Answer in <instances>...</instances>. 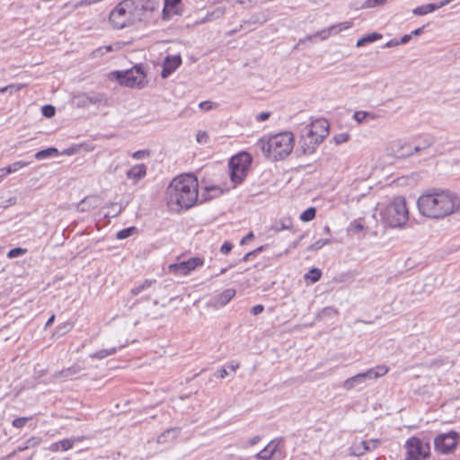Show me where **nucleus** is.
<instances>
[{"label":"nucleus","instance_id":"nucleus-1","mask_svg":"<svg viewBox=\"0 0 460 460\" xmlns=\"http://www.w3.org/2000/svg\"><path fill=\"white\" fill-rule=\"evenodd\" d=\"M417 206L423 217L441 219L460 209V197L449 190L424 193L419 197Z\"/></svg>","mask_w":460,"mask_h":460},{"label":"nucleus","instance_id":"nucleus-2","mask_svg":"<svg viewBox=\"0 0 460 460\" xmlns=\"http://www.w3.org/2000/svg\"><path fill=\"white\" fill-rule=\"evenodd\" d=\"M157 7L155 0H123L111 12L109 21L113 29L121 30L141 22L146 13Z\"/></svg>","mask_w":460,"mask_h":460},{"label":"nucleus","instance_id":"nucleus-3","mask_svg":"<svg viewBox=\"0 0 460 460\" xmlns=\"http://www.w3.org/2000/svg\"><path fill=\"white\" fill-rule=\"evenodd\" d=\"M198 180L191 174L174 178L166 190L168 205H176L184 209L190 208L198 200Z\"/></svg>","mask_w":460,"mask_h":460},{"label":"nucleus","instance_id":"nucleus-4","mask_svg":"<svg viewBox=\"0 0 460 460\" xmlns=\"http://www.w3.org/2000/svg\"><path fill=\"white\" fill-rule=\"evenodd\" d=\"M256 145L267 157L273 160H281L292 152L294 136L291 132L286 131L272 136L268 140L261 138Z\"/></svg>","mask_w":460,"mask_h":460},{"label":"nucleus","instance_id":"nucleus-5","mask_svg":"<svg viewBox=\"0 0 460 460\" xmlns=\"http://www.w3.org/2000/svg\"><path fill=\"white\" fill-rule=\"evenodd\" d=\"M384 224L392 228H402L409 220V210L403 197L394 198L381 211Z\"/></svg>","mask_w":460,"mask_h":460},{"label":"nucleus","instance_id":"nucleus-6","mask_svg":"<svg viewBox=\"0 0 460 460\" xmlns=\"http://www.w3.org/2000/svg\"><path fill=\"white\" fill-rule=\"evenodd\" d=\"M111 79H115L118 83L126 87H142L146 79L142 65H136L132 68L123 71H113L110 74Z\"/></svg>","mask_w":460,"mask_h":460},{"label":"nucleus","instance_id":"nucleus-7","mask_svg":"<svg viewBox=\"0 0 460 460\" xmlns=\"http://www.w3.org/2000/svg\"><path fill=\"white\" fill-rule=\"evenodd\" d=\"M251 162V156L246 153L240 154L230 159L229 175L234 186L244 180Z\"/></svg>","mask_w":460,"mask_h":460},{"label":"nucleus","instance_id":"nucleus-8","mask_svg":"<svg viewBox=\"0 0 460 460\" xmlns=\"http://www.w3.org/2000/svg\"><path fill=\"white\" fill-rule=\"evenodd\" d=\"M283 458L284 452L282 439L271 440L256 456V460H283Z\"/></svg>","mask_w":460,"mask_h":460},{"label":"nucleus","instance_id":"nucleus-9","mask_svg":"<svg viewBox=\"0 0 460 460\" xmlns=\"http://www.w3.org/2000/svg\"><path fill=\"white\" fill-rule=\"evenodd\" d=\"M457 438L455 431L440 434L434 440L435 449L441 454H450L456 448Z\"/></svg>","mask_w":460,"mask_h":460},{"label":"nucleus","instance_id":"nucleus-10","mask_svg":"<svg viewBox=\"0 0 460 460\" xmlns=\"http://www.w3.org/2000/svg\"><path fill=\"white\" fill-rule=\"evenodd\" d=\"M204 263L203 259L199 257H192L187 261H182L177 263L169 265V272L176 276H186L190 271L198 267L202 266Z\"/></svg>","mask_w":460,"mask_h":460},{"label":"nucleus","instance_id":"nucleus-11","mask_svg":"<svg viewBox=\"0 0 460 460\" xmlns=\"http://www.w3.org/2000/svg\"><path fill=\"white\" fill-rule=\"evenodd\" d=\"M304 129L307 130L309 135H314L319 137L320 140H324L329 134V123L325 119H316Z\"/></svg>","mask_w":460,"mask_h":460},{"label":"nucleus","instance_id":"nucleus-12","mask_svg":"<svg viewBox=\"0 0 460 460\" xmlns=\"http://www.w3.org/2000/svg\"><path fill=\"white\" fill-rule=\"evenodd\" d=\"M323 140H320L319 137H314V135H309L307 130L303 131L302 135V144L301 149L303 154L311 155L313 154L317 146L322 143Z\"/></svg>","mask_w":460,"mask_h":460},{"label":"nucleus","instance_id":"nucleus-13","mask_svg":"<svg viewBox=\"0 0 460 460\" xmlns=\"http://www.w3.org/2000/svg\"><path fill=\"white\" fill-rule=\"evenodd\" d=\"M408 460H418L420 456H424L423 444L417 438H411L407 440Z\"/></svg>","mask_w":460,"mask_h":460},{"label":"nucleus","instance_id":"nucleus-14","mask_svg":"<svg viewBox=\"0 0 460 460\" xmlns=\"http://www.w3.org/2000/svg\"><path fill=\"white\" fill-rule=\"evenodd\" d=\"M181 65V56H168L164 58L163 64V69L161 76L167 78L172 73H173Z\"/></svg>","mask_w":460,"mask_h":460},{"label":"nucleus","instance_id":"nucleus-15","mask_svg":"<svg viewBox=\"0 0 460 460\" xmlns=\"http://www.w3.org/2000/svg\"><path fill=\"white\" fill-rule=\"evenodd\" d=\"M452 0H443V1H440L438 4H428L418 6L413 10V13L416 15H425V14H428L429 13H432V12L438 10L440 7L447 5Z\"/></svg>","mask_w":460,"mask_h":460},{"label":"nucleus","instance_id":"nucleus-16","mask_svg":"<svg viewBox=\"0 0 460 460\" xmlns=\"http://www.w3.org/2000/svg\"><path fill=\"white\" fill-rule=\"evenodd\" d=\"M367 379H368V375L367 372L366 371L363 373L357 374L354 376L346 379L342 386L345 390L349 391L353 389L355 386L364 383Z\"/></svg>","mask_w":460,"mask_h":460},{"label":"nucleus","instance_id":"nucleus-17","mask_svg":"<svg viewBox=\"0 0 460 460\" xmlns=\"http://www.w3.org/2000/svg\"><path fill=\"white\" fill-rule=\"evenodd\" d=\"M126 175L137 182L146 175V166L144 164H136L127 172Z\"/></svg>","mask_w":460,"mask_h":460},{"label":"nucleus","instance_id":"nucleus-18","mask_svg":"<svg viewBox=\"0 0 460 460\" xmlns=\"http://www.w3.org/2000/svg\"><path fill=\"white\" fill-rule=\"evenodd\" d=\"M351 25H352V23L350 22H341V23H339V24H336V25H332L328 30H323V31H320L319 32V36L323 40H325L331 34H337V33H339L340 31H341L343 30H347L349 28H350Z\"/></svg>","mask_w":460,"mask_h":460},{"label":"nucleus","instance_id":"nucleus-19","mask_svg":"<svg viewBox=\"0 0 460 460\" xmlns=\"http://www.w3.org/2000/svg\"><path fill=\"white\" fill-rule=\"evenodd\" d=\"M98 206L97 197H86L77 204V210L80 212L89 211Z\"/></svg>","mask_w":460,"mask_h":460},{"label":"nucleus","instance_id":"nucleus-20","mask_svg":"<svg viewBox=\"0 0 460 460\" xmlns=\"http://www.w3.org/2000/svg\"><path fill=\"white\" fill-rule=\"evenodd\" d=\"M83 368L78 365H73L66 369L55 372L53 375L55 378H69L76 374H79Z\"/></svg>","mask_w":460,"mask_h":460},{"label":"nucleus","instance_id":"nucleus-21","mask_svg":"<svg viewBox=\"0 0 460 460\" xmlns=\"http://www.w3.org/2000/svg\"><path fill=\"white\" fill-rule=\"evenodd\" d=\"M235 296V290L233 288H228L221 292L216 297L217 305L220 306L226 305L234 296Z\"/></svg>","mask_w":460,"mask_h":460},{"label":"nucleus","instance_id":"nucleus-22","mask_svg":"<svg viewBox=\"0 0 460 460\" xmlns=\"http://www.w3.org/2000/svg\"><path fill=\"white\" fill-rule=\"evenodd\" d=\"M179 433H180L179 428L169 429L158 436L157 443H159V444L166 443L169 440V438H176L179 435Z\"/></svg>","mask_w":460,"mask_h":460},{"label":"nucleus","instance_id":"nucleus-23","mask_svg":"<svg viewBox=\"0 0 460 460\" xmlns=\"http://www.w3.org/2000/svg\"><path fill=\"white\" fill-rule=\"evenodd\" d=\"M388 370H389L388 367H386L385 365L377 366L376 367L370 368L367 371V375H368V379H374V378L383 376L388 372Z\"/></svg>","mask_w":460,"mask_h":460},{"label":"nucleus","instance_id":"nucleus-24","mask_svg":"<svg viewBox=\"0 0 460 460\" xmlns=\"http://www.w3.org/2000/svg\"><path fill=\"white\" fill-rule=\"evenodd\" d=\"M40 443V438L38 437H31L27 439L22 445L17 447L16 451L22 452L28 448L36 447Z\"/></svg>","mask_w":460,"mask_h":460},{"label":"nucleus","instance_id":"nucleus-25","mask_svg":"<svg viewBox=\"0 0 460 460\" xmlns=\"http://www.w3.org/2000/svg\"><path fill=\"white\" fill-rule=\"evenodd\" d=\"M381 38H382V35L377 32H373V33L365 35L364 37L360 38L357 41V47H361L367 43L374 42Z\"/></svg>","mask_w":460,"mask_h":460},{"label":"nucleus","instance_id":"nucleus-26","mask_svg":"<svg viewBox=\"0 0 460 460\" xmlns=\"http://www.w3.org/2000/svg\"><path fill=\"white\" fill-rule=\"evenodd\" d=\"M58 155V151L57 148L49 147V148H46V149L37 152L34 156L37 160H42V159L50 157L52 155Z\"/></svg>","mask_w":460,"mask_h":460},{"label":"nucleus","instance_id":"nucleus-27","mask_svg":"<svg viewBox=\"0 0 460 460\" xmlns=\"http://www.w3.org/2000/svg\"><path fill=\"white\" fill-rule=\"evenodd\" d=\"M118 351V348L103 349L90 355L93 358L102 359L108 356L113 355Z\"/></svg>","mask_w":460,"mask_h":460},{"label":"nucleus","instance_id":"nucleus-28","mask_svg":"<svg viewBox=\"0 0 460 460\" xmlns=\"http://www.w3.org/2000/svg\"><path fill=\"white\" fill-rule=\"evenodd\" d=\"M155 282L154 279H146L142 284L133 288L130 291L132 296H137L146 288H150L153 283Z\"/></svg>","mask_w":460,"mask_h":460},{"label":"nucleus","instance_id":"nucleus-29","mask_svg":"<svg viewBox=\"0 0 460 460\" xmlns=\"http://www.w3.org/2000/svg\"><path fill=\"white\" fill-rule=\"evenodd\" d=\"M83 438L78 437L75 438H65L59 441L60 448L62 451H66L71 449L75 444V442L82 441Z\"/></svg>","mask_w":460,"mask_h":460},{"label":"nucleus","instance_id":"nucleus-30","mask_svg":"<svg viewBox=\"0 0 460 460\" xmlns=\"http://www.w3.org/2000/svg\"><path fill=\"white\" fill-rule=\"evenodd\" d=\"M351 453L354 456H364L367 453V449L365 447V441H361L359 443H355L350 447Z\"/></svg>","mask_w":460,"mask_h":460},{"label":"nucleus","instance_id":"nucleus-31","mask_svg":"<svg viewBox=\"0 0 460 460\" xmlns=\"http://www.w3.org/2000/svg\"><path fill=\"white\" fill-rule=\"evenodd\" d=\"M292 226V222L290 219H284L279 222H275L272 226V229L275 232H279L284 229H289Z\"/></svg>","mask_w":460,"mask_h":460},{"label":"nucleus","instance_id":"nucleus-32","mask_svg":"<svg viewBox=\"0 0 460 460\" xmlns=\"http://www.w3.org/2000/svg\"><path fill=\"white\" fill-rule=\"evenodd\" d=\"M322 277V271L317 269L314 268L310 270L305 276L306 279H310L312 283L317 282Z\"/></svg>","mask_w":460,"mask_h":460},{"label":"nucleus","instance_id":"nucleus-33","mask_svg":"<svg viewBox=\"0 0 460 460\" xmlns=\"http://www.w3.org/2000/svg\"><path fill=\"white\" fill-rule=\"evenodd\" d=\"M114 49H119V43H116L114 45H107V46H104V47H101V48L97 49L93 52V54H94L95 57L102 56L105 53H108L110 51H113Z\"/></svg>","mask_w":460,"mask_h":460},{"label":"nucleus","instance_id":"nucleus-34","mask_svg":"<svg viewBox=\"0 0 460 460\" xmlns=\"http://www.w3.org/2000/svg\"><path fill=\"white\" fill-rule=\"evenodd\" d=\"M316 209L314 208H309L305 209L301 215L300 219L304 222H309L315 217Z\"/></svg>","mask_w":460,"mask_h":460},{"label":"nucleus","instance_id":"nucleus-35","mask_svg":"<svg viewBox=\"0 0 460 460\" xmlns=\"http://www.w3.org/2000/svg\"><path fill=\"white\" fill-rule=\"evenodd\" d=\"M136 230L137 228L134 226L124 228L117 233L116 237L119 240L126 239L131 236Z\"/></svg>","mask_w":460,"mask_h":460},{"label":"nucleus","instance_id":"nucleus-36","mask_svg":"<svg viewBox=\"0 0 460 460\" xmlns=\"http://www.w3.org/2000/svg\"><path fill=\"white\" fill-rule=\"evenodd\" d=\"M331 243H332V239H330V238L320 239V240H317L316 242H314L310 246H308L307 250L308 251H317V250L321 249L322 247H323L324 245L329 244Z\"/></svg>","mask_w":460,"mask_h":460},{"label":"nucleus","instance_id":"nucleus-37","mask_svg":"<svg viewBox=\"0 0 460 460\" xmlns=\"http://www.w3.org/2000/svg\"><path fill=\"white\" fill-rule=\"evenodd\" d=\"M31 162H25V161H17L8 166L7 172H10V173L15 172L19 171L22 168H24L31 164Z\"/></svg>","mask_w":460,"mask_h":460},{"label":"nucleus","instance_id":"nucleus-38","mask_svg":"<svg viewBox=\"0 0 460 460\" xmlns=\"http://www.w3.org/2000/svg\"><path fill=\"white\" fill-rule=\"evenodd\" d=\"M434 142V139L433 137H425L424 139H423V142H422V145H417L413 147V150L415 153H418L421 150H424L426 148H428L429 146H430Z\"/></svg>","mask_w":460,"mask_h":460},{"label":"nucleus","instance_id":"nucleus-39","mask_svg":"<svg viewBox=\"0 0 460 460\" xmlns=\"http://www.w3.org/2000/svg\"><path fill=\"white\" fill-rule=\"evenodd\" d=\"M367 453L376 449L381 445V440L378 438H373L369 440H364Z\"/></svg>","mask_w":460,"mask_h":460},{"label":"nucleus","instance_id":"nucleus-40","mask_svg":"<svg viewBox=\"0 0 460 460\" xmlns=\"http://www.w3.org/2000/svg\"><path fill=\"white\" fill-rule=\"evenodd\" d=\"M26 253V249H23V248H21V247H16V248H13V249H11L8 253H7V257L9 259H13V258H17V257H20L23 254Z\"/></svg>","mask_w":460,"mask_h":460},{"label":"nucleus","instance_id":"nucleus-41","mask_svg":"<svg viewBox=\"0 0 460 460\" xmlns=\"http://www.w3.org/2000/svg\"><path fill=\"white\" fill-rule=\"evenodd\" d=\"M41 111L46 118H52L56 113V109L54 106L47 104L41 108Z\"/></svg>","mask_w":460,"mask_h":460},{"label":"nucleus","instance_id":"nucleus-42","mask_svg":"<svg viewBox=\"0 0 460 460\" xmlns=\"http://www.w3.org/2000/svg\"><path fill=\"white\" fill-rule=\"evenodd\" d=\"M72 329V325L69 323H64L57 327V334L62 336L68 332Z\"/></svg>","mask_w":460,"mask_h":460},{"label":"nucleus","instance_id":"nucleus-43","mask_svg":"<svg viewBox=\"0 0 460 460\" xmlns=\"http://www.w3.org/2000/svg\"><path fill=\"white\" fill-rule=\"evenodd\" d=\"M349 133H341V134L336 135L333 137V140H334L335 144L340 145V144L347 142L349 140Z\"/></svg>","mask_w":460,"mask_h":460},{"label":"nucleus","instance_id":"nucleus-44","mask_svg":"<svg viewBox=\"0 0 460 460\" xmlns=\"http://www.w3.org/2000/svg\"><path fill=\"white\" fill-rule=\"evenodd\" d=\"M31 418H28V417H20V418H16L13 420V426L15 427V428H22L25 426V424L27 423V421L30 420Z\"/></svg>","mask_w":460,"mask_h":460},{"label":"nucleus","instance_id":"nucleus-45","mask_svg":"<svg viewBox=\"0 0 460 460\" xmlns=\"http://www.w3.org/2000/svg\"><path fill=\"white\" fill-rule=\"evenodd\" d=\"M233 247H234L233 243L226 241L222 244V246L220 248V252L223 254H227L232 251Z\"/></svg>","mask_w":460,"mask_h":460},{"label":"nucleus","instance_id":"nucleus-46","mask_svg":"<svg viewBox=\"0 0 460 460\" xmlns=\"http://www.w3.org/2000/svg\"><path fill=\"white\" fill-rule=\"evenodd\" d=\"M369 115V113L366 111H356L353 115V118L359 123L363 122L364 119Z\"/></svg>","mask_w":460,"mask_h":460},{"label":"nucleus","instance_id":"nucleus-47","mask_svg":"<svg viewBox=\"0 0 460 460\" xmlns=\"http://www.w3.org/2000/svg\"><path fill=\"white\" fill-rule=\"evenodd\" d=\"M148 155H149L148 150H138L132 154V157L137 160L143 159L145 156H148Z\"/></svg>","mask_w":460,"mask_h":460},{"label":"nucleus","instance_id":"nucleus-48","mask_svg":"<svg viewBox=\"0 0 460 460\" xmlns=\"http://www.w3.org/2000/svg\"><path fill=\"white\" fill-rule=\"evenodd\" d=\"M196 139L199 143H207L208 135L205 131H199L196 135Z\"/></svg>","mask_w":460,"mask_h":460},{"label":"nucleus","instance_id":"nucleus-49","mask_svg":"<svg viewBox=\"0 0 460 460\" xmlns=\"http://www.w3.org/2000/svg\"><path fill=\"white\" fill-rule=\"evenodd\" d=\"M181 0H164V7L163 9V13H166L167 7H175L178 4H180Z\"/></svg>","mask_w":460,"mask_h":460},{"label":"nucleus","instance_id":"nucleus-50","mask_svg":"<svg viewBox=\"0 0 460 460\" xmlns=\"http://www.w3.org/2000/svg\"><path fill=\"white\" fill-rule=\"evenodd\" d=\"M86 100L90 103L96 104L102 102L103 101V97L100 94L94 96H86Z\"/></svg>","mask_w":460,"mask_h":460},{"label":"nucleus","instance_id":"nucleus-51","mask_svg":"<svg viewBox=\"0 0 460 460\" xmlns=\"http://www.w3.org/2000/svg\"><path fill=\"white\" fill-rule=\"evenodd\" d=\"M270 114L271 113L270 111L261 112V113L256 115L255 119L258 122L265 121V120H267L270 117Z\"/></svg>","mask_w":460,"mask_h":460},{"label":"nucleus","instance_id":"nucleus-52","mask_svg":"<svg viewBox=\"0 0 460 460\" xmlns=\"http://www.w3.org/2000/svg\"><path fill=\"white\" fill-rule=\"evenodd\" d=\"M385 0H367L366 6L367 7H375L384 4Z\"/></svg>","mask_w":460,"mask_h":460},{"label":"nucleus","instance_id":"nucleus-53","mask_svg":"<svg viewBox=\"0 0 460 460\" xmlns=\"http://www.w3.org/2000/svg\"><path fill=\"white\" fill-rule=\"evenodd\" d=\"M206 190H207L208 192H210V191H215V192H216L214 195H211V196L209 197L210 199H212V198H214V197H216V196H217V195H219V194H221V193H222V190H221L219 188L216 187V186H209V187H207V188H206Z\"/></svg>","mask_w":460,"mask_h":460},{"label":"nucleus","instance_id":"nucleus-54","mask_svg":"<svg viewBox=\"0 0 460 460\" xmlns=\"http://www.w3.org/2000/svg\"><path fill=\"white\" fill-rule=\"evenodd\" d=\"M264 310V306L262 305H256L251 309V313L254 315H258L262 313Z\"/></svg>","mask_w":460,"mask_h":460},{"label":"nucleus","instance_id":"nucleus-55","mask_svg":"<svg viewBox=\"0 0 460 460\" xmlns=\"http://www.w3.org/2000/svg\"><path fill=\"white\" fill-rule=\"evenodd\" d=\"M228 375L226 368L222 367L215 373V376L217 378H225Z\"/></svg>","mask_w":460,"mask_h":460},{"label":"nucleus","instance_id":"nucleus-56","mask_svg":"<svg viewBox=\"0 0 460 460\" xmlns=\"http://www.w3.org/2000/svg\"><path fill=\"white\" fill-rule=\"evenodd\" d=\"M212 105H213V103L211 102L205 101V102H201L199 106L202 110L209 111L210 109H212Z\"/></svg>","mask_w":460,"mask_h":460},{"label":"nucleus","instance_id":"nucleus-57","mask_svg":"<svg viewBox=\"0 0 460 460\" xmlns=\"http://www.w3.org/2000/svg\"><path fill=\"white\" fill-rule=\"evenodd\" d=\"M9 89L18 91L21 89V86L15 85V84H10V85L4 86L3 88H0V93H5Z\"/></svg>","mask_w":460,"mask_h":460},{"label":"nucleus","instance_id":"nucleus-58","mask_svg":"<svg viewBox=\"0 0 460 460\" xmlns=\"http://www.w3.org/2000/svg\"><path fill=\"white\" fill-rule=\"evenodd\" d=\"M254 238V234L252 232H249L240 242L241 245L245 244L247 242Z\"/></svg>","mask_w":460,"mask_h":460},{"label":"nucleus","instance_id":"nucleus-59","mask_svg":"<svg viewBox=\"0 0 460 460\" xmlns=\"http://www.w3.org/2000/svg\"><path fill=\"white\" fill-rule=\"evenodd\" d=\"M401 45L400 44V41L396 39H393L391 40H389L386 44H385V47L387 48H392V47H396V46H399Z\"/></svg>","mask_w":460,"mask_h":460},{"label":"nucleus","instance_id":"nucleus-60","mask_svg":"<svg viewBox=\"0 0 460 460\" xmlns=\"http://www.w3.org/2000/svg\"><path fill=\"white\" fill-rule=\"evenodd\" d=\"M411 39V34H405L403 35L400 40V44H406L408 43Z\"/></svg>","mask_w":460,"mask_h":460},{"label":"nucleus","instance_id":"nucleus-61","mask_svg":"<svg viewBox=\"0 0 460 460\" xmlns=\"http://www.w3.org/2000/svg\"><path fill=\"white\" fill-rule=\"evenodd\" d=\"M49 449L52 451V452H58L59 450H61L60 448V445H59V441L58 442H56V443H53L50 445L49 447Z\"/></svg>","mask_w":460,"mask_h":460},{"label":"nucleus","instance_id":"nucleus-62","mask_svg":"<svg viewBox=\"0 0 460 460\" xmlns=\"http://www.w3.org/2000/svg\"><path fill=\"white\" fill-rule=\"evenodd\" d=\"M255 256V252H247L242 259L243 261H247L250 260L251 257Z\"/></svg>","mask_w":460,"mask_h":460},{"label":"nucleus","instance_id":"nucleus-63","mask_svg":"<svg viewBox=\"0 0 460 460\" xmlns=\"http://www.w3.org/2000/svg\"><path fill=\"white\" fill-rule=\"evenodd\" d=\"M7 170L8 166L0 169V179H3L4 177L10 173V172H7Z\"/></svg>","mask_w":460,"mask_h":460},{"label":"nucleus","instance_id":"nucleus-64","mask_svg":"<svg viewBox=\"0 0 460 460\" xmlns=\"http://www.w3.org/2000/svg\"><path fill=\"white\" fill-rule=\"evenodd\" d=\"M304 234L300 235L299 238L293 242L291 244H290V248H296L300 243V241L304 238Z\"/></svg>","mask_w":460,"mask_h":460}]
</instances>
